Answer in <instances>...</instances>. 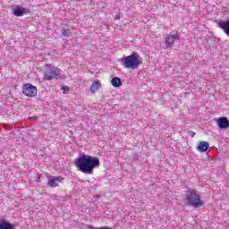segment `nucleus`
Here are the masks:
<instances>
[{
    "label": "nucleus",
    "instance_id": "obj_14",
    "mask_svg": "<svg viewBox=\"0 0 229 229\" xmlns=\"http://www.w3.org/2000/svg\"><path fill=\"white\" fill-rule=\"evenodd\" d=\"M99 87H101V82L99 81H95L90 86V92L94 94L97 90H99Z\"/></svg>",
    "mask_w": 229,
    "mask_h": 229
},
{
    "label": "nucleus",
    "instance_id": "obj_17",
    "mask_svg": "<svg viewBox=\"0 0 229 229\" xmlns=\"http://www.w3.org/2000/svg\"><path fill=\"white\" fill-rule=\"evenodd\" d=\"M189 134L191 135V138H194V136L196 135V132L195 131H189Z\"/></svg>",
    "mask_w": 229,
    "mask_h": 229
},
{
    "label": "nucleus",
    "instance_id": "obj_7",
    "mask_svg": "<svg viewBox=\"0 0 229 229\" xmlns=\"http://www.w3.org/2000/svg\"><path fill=\"white\" fill-rule=\"evenodd\" d=\"M62 182H64V178L61 176H51L48 179V186L55 188V187H58L59 183H62Z\"/></svg>",
    "mask_w": 229,
    "mask_h": 229
},
{
    "label": "nucleus",
    "instance_id": "obj_13",
    "mask_svg": "<svg viewBox=\"0 0 229 229\" xmlns=\"http://www.w3.org/2000/svg\"><path fill=\"white\" fill-rule=\"evenodd\" d=\"M111 84L115 88L118 89V87H121L123 85V81H121V78L119 77H114L111 81Z\"/></svg>",
    "mask_w": 229,
    "mask_h": 229
},
{
    "label": "nucleus",
    "instance_id": "obj_10",
    "mask_svg": "<svg viewBox=\"0 0 229 229\" xmlns=\"http://www.w3.org/2000/svg\"><path fill=\"white\" fill-rule=\"evenodd\" d=\"M208 148H210V144H208V142L199 141L197 149L198 151H200V153H205V151L208 150Z\"/></svg>",
    "mask_w": 229,
    "mask_h": 229
},
{
    "label": "nucleus",
    "instance_id": "obj_4",
    "mask_svg": "<svg viewBox=\"0 0 229 229\" xmlns=\"http://www.w3.org/2000/svg\"><path fill=\"white\" fill-rule=\"evenodd\" d=\"M61 72L62 70L57 69L55 66L47 65L43 78L46 81H51V80H58L60 78Z\"/></svg>",
    "mask_w": 229,
    "mask_h": 229
},
{
    "label": "nucleus",
    "instance_id": "obj_9",
    "mask_svg": "<svg viewBox=\"0 0 229 229\" xmlns=\"http://www.w3.org/2000/svg\"><path fill=\"white\" fill-rule=\"evenodd\" d=\"M216 124L220 130H226L229 128V121L226 117H219L216 121Z\"/></svg>",
    "mask_w": 229,
    "mask_h": 229
},
{
    "label": "nucleus",
    "instance_id": "obj_1",
    "mask_svg": "<svg viewBox=\"0 0 229 229\" xmlns=\"http://www.w3.org/2000/svg\"><path fill=\"white\" fill-rule=\"evenodd\" d=\"M75 165L84 174H94V169L99 167L100 163L98 157L84 154L76 159Z\"/></svg>",
    "mask_w": 229,
    "mask_h": 229
},
{
    "label": "nucleus",
    "instance_id": "obj_16",
    "mask_svg": "<svg viewBox=\"0 0 229 229\" xmlns=\"http://www.w3.org/2000/svg\"><path fill=\"white\" fill-rule=\"evenodd\" d=\"M61 89H62V90H64L65 92L69 91V87H67V86H63Z\"/></svg>",
    "mask_w": 229,
    "mask_h": 229
},
{
    "label": "nucleus",
    "instance_id": "obj_8",
    "mask_svg": "<svg viewBox=\"0 0 229 229\" xmlns=\"http://www.w3.org/2000/svg\"><path fill=\"white\" fill-rule=\"evenodd\" d=\"M178 38H180L178 34L167 35L165 38V44L166 47L167 48L171 47V46H173V44H174V42H176V40H178Z\"/></svg>",
    "mask_w": 229,
    "mask_h": 229
},
{
    "label": "nucleus",
    "instance_id": "obj_12",
    "mask_svg": "<svg viewBox=\"0 0 229 229\" xmlns=\"http://www.w3.org/2000/svg\"><path fill=\"white\" fill-rule=\"evenodd\" d=\"M0 229H15V225L5 220L0 221Z\"/></svg>",
    "mask_w": 229,
    "mask_h": 229
},
{
    "label": "nucleus",
    "instance_id": "obj_3",
    "mask_svg": "<svg viewBox=\"0 0 229 229\" xmlns=\"http://www.w3.org/2000/svg\"><path fill=\"white\" fill-rule=\"evenodd\" d=\"M140 64H142V61H140V55L137 53L125 56L123 61V65L125 69H138Z\"/></svg>",
    "mask_w": 229,
    "mask_h": 229
},
{
    "label": "nucleus",
    "instance_id": "obj_11",
    "mask_svg": "<svg viewBox=\"0 0 229 229\" xmlns=\"http://www.w3.org/2000/svg\"><path fill=\"white\" fill-rule=\"evenodd\" d=\"M218 26L221 28V30H224L225 35H227V37H229V20L226 21L218 22Z\"/></svg>",
    "mask_w": 229,
    "mask_h": 229
},
{
    "label": "nucleus",
    "instance_id": "obj_5",
    "mask_svg": "<svg viewBox=\"0 0 229 229\" xmlns=\"http://www.w3.org/2000/svg\"><path fill=\"white\" fill-rule=\"evenodd\" d=\"M22 93L28 98H35L37 96V87L31 83H26L22 86Z\"/></svg>",
    "mask_w": 229,
    "mask_h": 229
},
{
    "label": "nucleus",
    "instance_id": "obj_2",
    "mask_svg": "<svg viewBox=\"0 0 229 229\" xmlns=\"http://www.w3.org/2000/svg\"><path fill=\"white\" fill-rule=\"evenodd\" d=\"M186 201L189 207H193L194 208H199L204 205L203 200H201V195L195 190L187 191Z\"/></svg>",
    "mask_w": 229,
    "mask_h": 229
},
{
    "label": "nucleus",
    "instance_id": "obj_18",
    "mask_svg": "<svg viewBox=\"0 0 229 229\" xmlns=\"http://www.w3.org/2000/svg\"><path fill=\"white\" fill-rule=\"evenodd\" d=\"M114 19H117V20L121 19V15L120 14H115Z\"/></svg>",
    "mask_w": 229,
    "mask_h": 229
},
{
    "label": "nucleus",
    "instance_id": "obj_6",
    "mask_svg": "<svg viewBox=\"0 0 229 229\" xmlns=\"http://www.w3.org/2000/svg\"><path fill=\"white\" fill-rule=\"evenodd\" d=\"M30 12H31V10L28 7L17 6L13 10V15H15V17H24V15H28Z\"/></svg>",
    "mask_w": 229,
    "mask_h": 229
},
{
    "label": "nucleus",
    "instance_id": "obj_15",
    "mask_svg": "<svg viewBox=\"0 0 229 229\" xmlns=\"http://www.w3.org/2000/svg\"><path fill=\"white\" fill-rule=\"evenodd\" d=\"M61 33L63 37H70L71 35H72V32H71V30H67V29H63Z\"/></svg>",
    "mask_w": 229,
    "mask_h": 229
}]
</instances>
